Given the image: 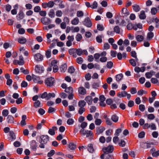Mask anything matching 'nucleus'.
<instances>
[{"instance_id": "1", "label": "nucleus", "mask_w": 159, "mask_h": 159, "mask_svg": "<svg viewBox=\"0 0 159 159\" xmlns=\"http://www.w3.org/2000/svg\"><path fill=\"white\" fill-rule=\"evenodd\" d=\"M39 147L41 148H44L46 145L49 140V137L47 135H43L40 136Z\"/></svg>"}, {"instance_id": "2", "label": "nucleus", "mask_w": 159, "mask_h": 159, "mask_svg": "<svg viewBox=\"0 0 159 159\" xmlns=\"http://www.w3.org/2000/svg\"><path fill=\"white\" fill-rule=\"evenodd\" d=\"M54 79L52 77H50L45 79L44 83L47 87H51L54 86Z\"/></svg>"}, {"instance_id": "3", "label": "nucleus", "mask_w": 159, "mask_h": 159, "mask_svg": "<svg viewBox=\"0 0 159 159\" xmlns=\"http://www.w3.org/2000/svg\"><path fill=\"white\" fill-rule=\"evenodd\" d=\"M80 133L84 136L86 135L87 137L91 136L93 135L92 131L84 129H81L80 131Z\"/></svg>"}, {"instance_id": "4", "label": "nucleus", "mask_w": 159, "mask_h": 159, "mask_svg": "<svg viewBox=\"0 0 159 159\" xmlns=\"http://www.w3.org/2000/svg\"><path fill=\"white\" fill-rule=\"evenodd\" d=\"M114 150V148L113 146L109 145L107 147L104 148L102 150L104 152L105 154H108L109 153L112 152Z\"/></svg>"}, {"instance_id": "5", "label": "nucleus", "mask_w": 159, "mask_h": 159, "mask_svg": "<svg viewBox=\"0 0 159 159\" xmlns=\"http://www.w3.org/2000/svg\"><path fill=\"white\" fill-rule=\"evenodd\" d=\"M76 53L77 55L80 56L84 54L86 55H88V52L86 50H82L81 48H76Z\"/></svg>"}, {"instance_id": "6", "label": "nucleus", "mask_w": 159, "mask_h": 159, "mask_svg": "<svg viewBox=\"0 0 159 159\" xmlns=\"http://www.w3.org/2000/svg\"><path fill=\"white\" fill-rule=\"evenodd\" d=\"M83 24L88 27H91L92 26V23L89 17H87L85 19L84 21L83 22Z\"/></svg>"}, {"instance_id": "7", "label": "nucleus", "mask_w": 159, "mask_h": 159, "mask_svg": "<svg viewBox=\"0 0 159 159\" xmlns=\"http://www.w3.org/2000/svg\"><path fill=\"white\" fill-rule=\"evenodd\" d=\"M35 70L37 73L41 74L44 71V67L40 65H37L35 66Z\"/></svg>"}, {"instance_id": "8", "label": "nucleus", "mask_w": 159, "mask_h": 159, "mask_svg": "<svg viewBox=\"0 0 159 159\" xmlns=\"http://www.w3.org/2000/svg\"><path fill=\"white\" fill-rule=\"evenodd\" d=\"M41 22L44 25H47L51 23V20L48 18L44 17L41 19Z\"/></svg>"}, {"instance_id": "9", "label": "nucleus", "mask_w": 159, "mask_h": 159, "mask_svg": "<svg viewBox=\"0 0 159 159\" xmlns=\"http://www.w3.org/2000/svg\"><path fill=\"white\" fill-rule=\"evenodd\" d=\"M32 79L34 83L40 84H41L43 83V81L40 80L39 77L37 76L34 75H32Z\"/></svg>"}, {"instance_id": "10", "label": "nucleus", "mask_w": 159, "mask_h": 159, "mask_svg": "<svg viewBox=\"0 0 159 159\" xmlns=\"http://www.w3.org/2000/svg\"><path fill=\"white\" fill-rule=\"evenodd\" d=\"M30 147L33 151H36L37 145V143L35 140H32L30 142Z\"/></svg>"}, {"instance_id": "11", "label": "nucleus", "mask_w": 159, "mask_h": 159, "mask_svg": "<svg viewBox=\"0 0 159 159\" xmlns=\"http://www.w3.org/2000/svg\"><path fill=\"white\" fill-rule=\"evenodd\" d=\"M35 60L37 61H42L43 60V56L40 53H37L34 55Z\"/></svg>"}, {"instance_id": "12", "label": "nucleus", "mask_w": 159, "mask_h": 159, "mask_svg": "<svg viewBox=\"0 0 159 159\" xmlns=\"http://www.w3.org/2000/svg\"><path fill=\"white\" fill-rule=\"evenodd\" d=\"M6 120L8 124L14 123V117L11 115H9L7 116Z\"/></svg>"}, {"instance_id": "13", "label": "nucleus", "mask_w": 159, "mask_h": 159, "mask_svg": "<svg viewBox=\"0 0 159 159\" xmlns=\"http://www.w3.org/2000/svg\"><path fill=\"white\" fill-rule=\"evenodd\" d=\"M155 72L152 70H151L149 72H148L145 73V75L146 78L150 79L152 75L155 74Z\"/></svg>"}, {"instance_id": "14", "label": "nucleus", "mask_w": 159, "mask_h": 159, "mask_svg": "<svg viewBox=\"0 0 159 159\" xmlns=\"http://www.w3.org/2000/svg\"><path fill=\"white\" fill-rule=\"evenodd\" d=\"M139 18L141 20H144L146 18V15L145 11L143 10L141 11L139 16Z\"/></svg>"}, {"instance_id": "15", "label": "nucleus", "mask_w": 159, "mask_h": 159, "mask_svg": "<svg viewBox=\"0 0 159 159\" xmlns=\"http://www.w3.org/2000/svg\"><path fill=\"white\" fill-rule=\"evenodd\" d=\"M78 92L80 94L84 95L86 94V91L83 87H81L78 89Z\"/></svg>"}, {"instance_id": "16", "label": "nucleus", "mask_w": 159, "mask_h": 159, "mask_svg": "<svg viewBox=\"0 0 159 159\" xmlns=\"http://www.w3.org/2000/svg\"><path fill=\"white\" fill-rule=\"evenodd\" d=\"M105 128L103 127H98L96 128V133L99 134L103 132L105 130Z\"/></svg>"}, {"instance_id": "17", "label": "nucleus", "mask_w": 159, "mask_h": 159, "mask_svg": "<svg viewBox=\"0 0 159 159\" xmlns=\"http://www.w3.org/2000/svg\"><path fill=\"white\" fill-rule=\"evenodd\" d=\"M85 100L86 101L89 105H90L92 104V97L91 96H87L85 98Z\"/></svg>"}, {"instance_id": "18", "label": "nucleus", "mask_w": 159, "mask_h": 159, "mask_svg": "<svg viewBox=\"0 0 159 159\" xmlns=\"http://www.w3.org/2000/svg\"><path fill=\"white\" fill-rule=\"evenodd\" d=\"M132 8L133 10L136 12H139L141 9L140 6L139 5L136 4L133 5Z\"/></svg>"}, {"instance_id": "19", "label": "nucleus", "mask_w": 159, "mask_h": 159, "mask_svg": "<svg viewBox=\"0 0 159 159\" xmlns=\"http://www.w3.org/2000/svg\"><path fill=\"white\" fill-rule=\"evenodd\" d=\"M68 148L71 150H74L76 148V145L73 143L71 142L68 144Z\"/></svg>"}, {"instance_id": "20", "label": "nucleus", "mask_w": 159, "mask_h": 159, "mask_svg": "<svg viewBox=\"0 0 159 159\" xmlns=\"http://www.w3.org/2000/svg\"><path fill=\"white\" fill-rule=\"evenodd\" d=\"M34 106L35 108H38L39 107H42L41 102L39 100H37L34 102Z\"/></svg>"}, {"instance_id": "21", "label": "nucleus", "mask_w": 159, "mask_h": 159, "mask_svg": "<svg viewBox=\"0 0 159 159\" xmlns=\"http://www.w3.org/2000/svg\"><path fill=\"white\" fill-rule=\"evenodd\" d=\"M127 92L125 91H122L121 92H119L118 93L117 96L120 98L124 97L126 96Z\"/></svg>"}, {"instance_id": "22", "label": "nucleus", "mask_w": 159, "mask_h": 159, "mask_svg": "<svg viewBox=\"0 0 159 159\" xmlns=\"http://www.w3.org/2000/svg\"><path fill=\"white\" fill-rule=\"evenodd\" d=\"M86 105V102L84 100H81L78 102V106L80 107L84 108Z\"/></svg>"}, {"instance_id": "23", "label": "nucleus", "mask_w": 159, "mask_h": 159, "mask_svg": "<svg viewBox=\"0 0 159 159\" xmlns=\"http://www.w3.org/2000/svg\"><path fill=\"white\" fill-rule=\"evenodd\" d=\"M26 41V39L24 37H21L18 39V42L21 44H24L25 43Z\"/></svg>"}, {"instance_id": "24", "label": "nucleus", "mask_w": 159, "mask_h": 159, "mask_svg": "<svg viewBox=\"0 0 159 159\" xmlns=\"http://www.w3.org/2000/svg\"><path fill=\"white\" fill-rule=\"evenodd\" d=\"M48 16L51 18H54L55 16V13L53 9H51L48 13Z\"/></svg>"}, {"instance_id": "25", "label": "nucleus", "mask_w": 159, "mask_h": 159, "mask_svg": "<svg viewBox=\"0 0 159 159\" xmlns=\"http://www.w3.org/2000/svg\"><path fill=\"white\" fill-rule=\"evenodd\" d=\"M100 81H98L97 82H94L92 84V87L94 89H97L99 86L100 84Z\"/></svg>"}, {"instance_id": "26", "label": "nucleus", "mask_w": 159, "mask_h": 159, "mask_svg": "<svg viewBox=\"0 0 159 159\" xmlns=\"http://www.w3.org/2000/svg\"><path fill=\"white\" fill-rule=\"evenodd\" d=\"M39 96L42 99L45 98L47 100L48 93L47 92H44L43 93L40 94Z\"/></svg>"}, {"instance_id": "27", "label": "nucleus", "mask_w": 159, "mask_h": 159, "mask_svg": "<svg viewBox=\"0 0 159 159\" xmlns=\"http://www.w3.org/2000/svg\"><path fill=\"white\" fill-rule=\"evenodd\" d=\"M67 69L66 64L65 63L61 66L60 70L61 72H64Z\"/></svg>"}, {"instance_id": "28", "label": "nucleus", "mask_w": 159, "mask_h": 159, "mask_svg": "<svg viewBox=\"0 0 159 159\" xmlns=\"http://www.w3.org/2000/svg\"><path fill=\"white\" fill-rule=\"evenodd\" d=\"M116 23L119 24V25L122 26H125L126 25V23L124 20L121 19L120 22L118 20L117 21Z\"/></svg>"}, {"instance_id": "29", "label": "nucleus", "mask_w": 159, "mask_h": 159, "mask_svg": "<svg viewBox=\"0 0 159 159\" xmlns=\"http://www.w3.org/2000/svg\"><path fill=\"white\" fill-rule=\"evenodd\" d=\"M56 95L54 93H48L47 100H49L51 98H54L55 97Z\"/></svg>"}, {"instance_id": "30", "label": "nucleus", "mask_w": 159, "mask_h": 159, "mask_svg": "<svg viewBox=\"0 0 159 159\" xmlns=\"http://www.w3.org/2000/svg\"><path fill=\"white\" fill-rule=\"evenodd\" d=\"M65 91L67 93H73V89L71 87H67L65 89Z\"/></svg>"}, {"instance_id": "31", "label": "nucleus", "mask_w": 159, "mask_h": 159, "mask_svg": "<svg viewBox=\"0 0 159 159\" xmlns=\"http://www.w3.org/2000/svg\"><path fill=\"white\" fill-rule=\"evenodd\" d=\"M136 39L137 41L141 42L143 40L144 38L142 35H138L136 37Z\"/></svg>"}, {"instance_id": "32", "label": "nucleus", "mask_w": 159, "mask_h": 159, "mask_svg": "<svg viewBox=\"0 0 159 159\" xmlns=\"http://www.w3.org/2000/svg\"><path fill=\"white\" fill-rule=\"evenodd\" d=\"M123 75L122 74H120L116 76V80L117 82L120 81L123 78Z\"/></svg>"}, {"instance_id": "33", "label": "nucleus", "mask_w": 159, "mask_h": 159, "mask_svg": "<svg viewBox=\"0 0 159 159\" xmlns=\"http://www.w3.org/2000/svg\"><path fill=\"white\" fill-rule=\"evenodd\" d=\"M79 22V19L77 17L75 18L71 21V24L73 25H77Z\"/></svg>"}, {"instance_id": "34", "label": "nucleus", "mask_w": 159, "mask_h": 159, "mask_svg": "<svg viewBox=\"0 0 159 159\" xmlns=\"http://www.w3.org/2000/svg\"><path fill=\"white\" fill-rule=\"evenodd\" d=\"M9 111L7 109H4L2 110V114L4 117L7 116L8 115Z\"/></svg>"}, {"instance_id": "35", "label": "nucleus", "mask_w": 159, "mask_h": 159, "mask_svg": "<svg viewBox=\"0 0 159 159\" xmlns=\"http://www.w3.org/2000/svg\"><path fill=\"white\" fill-rule=\"evenodd\" d=\"M118 116L115 115H112L111 118L112 120L115 122H116L118 121Z\"/></svg>"}, {"instance_id": "36", "label": "nucleus", "mask_w": 159, "mask_h": 159, "mask_svg": "<svg viewBox=\"0 0 159 159\" xmlns=\"http://www.w3.org/2000/svg\"><path fill=\"white\" fill-rule=\"evenodd\" d=\"M67 123L69 125H72L74 122V120L72 118H69L67 121Z\"/></svg>"}, {"instance_id": "37", "label": "nucleus", "mask_w": 159, "mask_h": 159, "mask_svg": "<svg viewBox=\"0 0 159 159\" xmlns=\"http://www.w3.org/2000/svg\"><path fill=\"white\" fill-rule=\"evenodd\" d=\"M102 120L100 119H95L94 123L96 125L99 126L102 123Z\"/></svg>"}, {"instance_id": "38", "label": "nucleus", "mask_w": 159, "mask_h": 159, "mask_svg": "<svg viewBox=\"0 0 159 159\" xmlns=\"http://www.w3.org/2000/svg\"><path fill=\"white\" fill-rule=\"evenodd\" d=\"M88 151L91 153H92L93 151V145L92 144H89L88 147Z\"/></svg>"}, {"instance_id": "39", "label": "nucleus", "mask_w": 159, "mask_h": 159, "mask_svg": "<svg viewBox=\"0 0 159 159\" xmlns=\"http://www.w3.org/2000/svg\"><path fill=\"white\" fill-rule=\"evenodd\" d=\"M121 12L123 14H125L126 16H128L129 15V12L127 8H123L121 10Z\"/></svg>"}, {"instance_id": "40", "label": "nucleus", "mask_w": 159, "mask_h": 159, "mask_svg": "<svg viewBox=\"0 0 159 159\" xmlns=\"http://www.w3.org/2000/svg\"><path fill=\"white\" fill-rule=\"evenodd\" d=\"M97 28L98 30L100 31H103L104 29L103 25L100 24H98L97 25Z\"/></svg>"}, {"instance_id": "41", "label": "nucleus", "mask_w": 159, "mask_h": 159, "mask_svg": "<svg viewBox=\"0 0 159 159\" xmlns=\"http://www.w3.org/2000/svg\"><path fill=\"white\" fill-rule=\"evenodd\" d=\"M71 28V31L72 33H74L75 32H78L79 31V28L78 27H72Z\"/></svg>"}, {"instance_id": "42", "label": "nucleus", "mask_w": 159, "mask_h": 159, "mask_svg": "<svg viewBox=\"0 0 159 159\" xmlns=\"http://www.w3.org/2000/svg\"><path fill=\"white\" fill-rule=\"evenodd\" d=\"M113 63L112 61H108L107 64V67L109 69H111L113 66Z\"/></svg>"}, {"instance_id": "43", "label": "nucleus", "mask_w": 159, "mask_h": 159, "mask_svg": "<svg viewBox=\"0 0 159 159\" xmlns=\"http://www.w3.org/2000/svg\"><path fill=\"white\" fill-rule=\"evenodd\" d=\"M51 51L50 49H48L46 52L45 55L47 58H49L51 57Z\"/></svg>"}, {"instance_id": "44", "label": "nucleus", "mask_w": 159, "mask_h": 159, "mask_svg": "<svg viewBox=\"0 0 159 159\" xmlns=\"http://www.w3.org/2000/svg\"><path fill=\"white\" fill-rule=\"evenodd\" d=\"M9 135L10 136L12 139L13 140L15 139L16 137L15 133L12 131H11L9 132Z\"/></svg>"}, {"instance_id": "45", "label": "nucleus", "mask_w": 159, "mask_h": 159, "mask_svg": "<svg viewBox=\"0 0 159 159\" xmlns=\"http://www.w3.org/2000/svg\"><path fill=\"white\" fill-rule=\"evenodd\" d=\"M77 62L80 64H81L83 62V59L81 57H79L76 59Z\"/></svg>"}, {"instance_id": "46", "label": "nucleus", "mask_w": 159, "mask_h": 159, "mask_svg": "<svg viewBox=\"0 0 159 159\" xmlns=\"http://www.w3.org/2000/svg\"><path fill=\"white\" fill-rule=\"evenodd\" d=\"M56 109L55 108L52 107H50L48 110V112L49 113H52L55 112Z\"/></svg>"}, {"instance_id": "47", "label": "nucleus", "mask_w": 159, "mask_h": 159, "mask_svg": "<svg viewBox=\"0 0 159 159\" xmlns=\"http://www.w3.org/2000/svg\"><path fill=\"white\" fill-rule=\"evenodd\" d=\"M47 3L48 7V8H50L54 6L55 4L54 2L52 1H50L47 2Z\"/></svg>"}, {"instance_id": "48", "label": "nucleus", "mask_w": 159, "mask_h": 159, "mask_svg": "<svg viewBox=\"0 0 159 159\" xmlns=\"http://www.w3.org/2000/svg\"><path fill=\"white\" fill-rule=\"evenodd\" d=\"M82 37L80 34H78L75 37V39L77 41H80L82 39Z\"/></svg>"}, {"instance_id": "49", "label": "nucleus", "mask_w": 159, "mask_h": 159, "mask_svg": "<svg viewBox=\"0 0 159 159\" xmlns=\"http://www.w3.org/2000/svg\"><path fill=\"white\" fill-rule=\"evenodd\" d=\"M34 11L35 12H39L41 11V8L39 6H36L34 8Z\"/></svg>"}, {"instance_id": "50", "label": "nucleus", "mask_w": 159, "mask_h": 159, "mask_svg": "<svg viewBox=\"0 0 159 159\" xmlns=\"http://www.w3.org/2000/svg\"><path fill=\"white\" fill-rule=\"evenodd\" d=\"M157 11V9L155 7L152 8L151 9V13L152 15H155Z\"/></svg>"}, {"instance_id": "51", "label": "nucleus", "mask_w": 159, "mask_h": 159, "mask_svg": "<svg viewBox=\"0 0 159 159\" xmlns=\"http://www.w3.org/2000/svg\"><path fill=\"white\" fill-rule=\"evenodd\" d=\"M129 63L131 65L133 66H135L136 65V62L134 59H131L129 60Z\"/></svg>"}, {"instance_id": "52", "label": "nucleus", "mask_w": 159, "mask_h": 159, "mask_svg": "<svg viewBox=\"0 0 159 159\" xmlns=\"http://www.w3.org/2000/svg\"><path fill=\"white\" fill-rule=\"evenodd\" d=\"M55 151L53 150H52L48 153L47 156L48 157H50L52 156L55 154Z\"/></svg>"}, {"instance_id": "53", "label": "nucleus", "mask_w": 159, "mask_h": 159, "mask_svg": "<svg viewBox=\"0 0 159 159\" xmlns=\"http://www.w3.org/2000/svg\"><path fill=\"white\" fill-rule=\"evenodd\" d=\"M77 16L78 17H82L84 15L83 12L81 11H78L77 12Z\"/></svg>"}, {"instance_id": "54", "label": "nucleus", "mask_w": 159, "mask_h": 159, "mask_svg": "<svg viewBox=\"0 0 159 159\" xmlns=\"http://www.w3.org/2000/svg\"><path fill=\"white\" fill-rule=\"evenodd\" d=\"M153 36L154 34L153 32H148L147 34V39H151L153 37Z\"/></svg>"}, {"instance_id": "55", "label": "nucleus", "mask_w": 159, "mask_h": 159, "mask_svg": "<svg viewBox=\"0 0 159 159\" xmlns=\"http://www.w3.org/2000/svg\"><path fill=\"white\" fill-rule=\"evenodd\" d=\"M98 7V3L96 1H94L91 5V7L93 9L97 8Z\"/></svg>"}, {"instance_id": "56", "label": "nucleus", "mask_w": 159, "mask_h": 159, "mask_svg": "<svg viewBox=\"0 0 159 159\" xmlns=\"http://www.w3.org/2000/svg\"><path fill=\"white\" fill-rule=\"evenodd\" d=\"M114 30L117 34H119L120 33V28L118 26H115L114 28Z\"/></svg>"}, {"instance_id": "57", "label": "nucleus", "mask_w": 159, "mask_h": 159, "mask_svg": "<svg viewBox=\"0 0 159 159\" xmlns=\"http://www.w3.org/2000/svg\"><path fill=\"white\" fill-rule=\"evenodd\" d=\"M76 48H71L69 50V52L70 55H72L75 53H76Z\"/></svg>"}, {"instance_id": "58", "label": "nucleus", "mask_w": 159, "mask_h": 159, "mask_svg": "<svg viewBox=\"0 0 159 159\" xmlns=\"http://www.w3.org/2000/svg\"><path fill=\"white\" fill-rule=\"evenodd\" d=\"M96 40L97 42L101 43L102 42V36L99 35L97 36L96 38Z\"/></svg>"}, {"instance_id": "59", "label": "nucleus", "mask_w": 159, "mask_h": 159, "mask_svg": "<svg viewBox=\"0 0 159 159\" xmlns=\"http://www.w3.org/2000/svg\"><path fill=\"white\" fill-rule=\"evenodd\" d=\"M88 124L86 122H82L80 125V127L82 128L81 129H84L87 125Z\"/></svg>"}, {"instance_id": "60", "label": "nucleus", "mask_w": 159, "mask_h": 159, "mask_svg": "<svg viewBox=\"0 0 159 159\" xmlns=\"http://www.w3.org/2000/svg\"><path fill=\"white\" fill-rule=\"evenodd\" d=\"M68 71L69 73H73L75 71V69L73 66H70L68 69Z\"/></svg>"}, {"instance_id": "61", "label": "nucleus", "mask_w": 159, "mask_h": 159, "mask_svg": "<svg viewBox=\"0 0 159 159\" xmlns=\"http://www.w3.org/2000/svg\"><path fill=\"white\" fill-rule=\"evenodd\" d=\"M130 92L132 94H134L137 92L136 89L134 87L130 89Z\"/></svg>"}, {"instance_id": "62", "label": "nucleus", "mask_w": 159, "mask_h": 159, "mask_svg": "<svg viewBox=\"0 0 159 159\" xmlns=\"http://www.w3.org/2000/svg\"><path fill=\"white\" fill-rule=\"evenodd\" d=\"M152 156L154 157H156L159 156V150L152 152Z\"/></svg>"}, {"instance_id": "63", "label": "nucleus", "mask_w": 159, "mask_h": 159, "mask_svg": "<svg viewBox=\"0 0 159 159\" xmlns=\"http://www.w3.org/2000/svg\"><path fill=\"white\" fill-rule=\"evenodd\" d=\"M148 118L151 120H153L154 119L155 117L154 115L153 114H148L147 116Z\"/></svg>"}, {"instance_id": "64", "label": "nucleus", "mask_w": 159, "mask_h": 159, "mask_svg": "<svg viewBox=\"0 0 159 159\" xmlns=\"http://www.w3.org/2000/svg\"><path fill=\"white\" fill-rule=\"evenodd\" d=\"M85 111L84 108L80 107L78 111V113L80 115L82 114Z\"/></svg>"}]
</instances>
